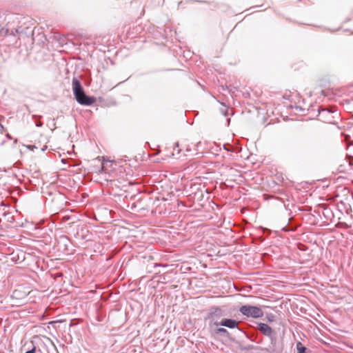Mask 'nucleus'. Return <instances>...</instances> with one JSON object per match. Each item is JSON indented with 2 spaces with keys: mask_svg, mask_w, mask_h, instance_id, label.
Wrapping results in <instances>:
<instances>
[{
  "mask_svg": "<svg viewBox=\"0 0 353 353\" xmlns=\"http://www.w3.org/2000/svg\"><path fill=\"white\" fill-rule=\"evenodd\" d=\"M213 324L216 325H221L229 328H234L237 327L238 322L230 319H223L220 323L213 322Z\"/></svg>",
  "mask_w": 353,
  "mask_h": 353,
  "instance_id": "obj_5",
  "label": "nucleus"
},
{
  "mask_svg": "<svg viewBox=\"0 0 353 353\" xmlns=\"http://www.w3.org/2000/svg\"><path fill=\"white\" fill-rule=\"evenodd\" d=\"M239 312L243 315L252 318H259L263 315V312L261 307L249 305H242L239 308Z\"/></svg>",
  "mask_w": 353,
  "mask_h": 353,
  "instance_id": "obj_2",
  "label": "nucleus"
},
{
  "mask_svg": "<svg viewBox=\"0 0 353 353\" xmlns=\"http://www.w3.org/2000/svg\"><path fill=\"white\" fill-rule=\"evenodd\" d=\"M72 90L74 98L81 105H91L95 102V99L85 94L80 81L77 78L72 79Z\"/></svg>",
  "mask_w": 353,
  "mask_h": 353,
  "instance_id": "obj_1",
  "label": "nucleus"
},
{
  "mask_svg": "<svg viewBox=\"0 0 353 353\" xmlns=\"http://www.w3.org/2000/svg\"><path fill=\"white\" fill-rule=\"evenodd\" d=\"M257 329L262 333L263 335L268 336L270 338H272L274 335V332L268 325L260 323L257 325Z\"/></svg>",
  "mask_w": 353,
  "mask_h": 353,
  "instance_id": "obj_3",
  "label": "nucleus"
},
{
  "mask_svg": "<svg viewBox=\"0 0 353 353\" xmlns=\"http://www.w3.org/2000/svg\"><path fill=\"white\" fill-rule=\"evenodd\" d=\"M18 30L17 28H10L9 23L0 28V36L2 37H6L8 35L16 36Z\"/></svg>",
  "mask_w": 353,
  "mask_h": 353,
  "instance_id": "obj_4",
  "label": "nucleus"
},
{
  "mask_svg": "<svg viewBox=\"0 0 353 353\" xmlns=\"http://www.w3.org/2000/svg\"><path fill=\"white\" fill-rule=\"evenodd\" d=\"M213 316H214V314L212 313H210L209 315H208V319H211V323L213 322Z\"/></svg>",
  "mask_w": 353,
  "mask_h": 353,
  "instance_id": "obj_9",
  "label": "nucleus"
},
{
  "mask_svg": "<svg viewBox=\"0 0 353 353\" xmlns=\"http://www.w3.org/2000/svg\"><path fill=\"white\" fill-rule=\"evenodd\" d=\"M266 317L269 322H272L274 321V315L272 314H268Z\"/></svg>",
  "mask_w": 353,
  "mask_h": 353,
  "instance_id": "obj_7",
  "label": "nucleus"
},
{
  "mask_svg": "<svg viewBox=\"0 0 353 353\" xmlns=\"http://www.w3.org/2000/svg\"><path fill=\"white\" fill-rule=\"evenodd\" d=\"M296 350L298 353H305L307 349L301 342H298L296 343Z\"/></svg>",
  "mask_w": 353,
  "mask_h": 353,
  "instance_id": "obj_6",
  "label": "nucleus"
},
{
  "mask_svg": "<svg viewBox=\"0 0 353 353\" xmlns=\"http://www.w3.org/2000/svg\"><path fill=\"white\" fill-rule=\"evenodd\" d=\"M216 332L221 333V334H226V333H228V331L226 329L221 327V328L217 329Z\"/></svg>",
  "mask_w": 353,
  "mask_h": 353,
  "instance_id": "obj_8",
  "label": "nucleus"
},
{
  "mask_svg": "<svg viewBox=\"0 0 353 353\" xmlns=\"http://www.w3.org/2000/svg\"><path fill=\"white\" fill-rule=\"evenodd\" d=\"M6 137H7L8 139H12V137H11V136H10L9 134H6Z\"/></svg>",
  "mask_w": 353,
  "mask_h": 353,
  "instance_id": "obj_12",
  "label": "nucleus"
},
{
  "mask_svg": "<svg viewBox=\"0 0 353 353\" xmlns=\"http://www.w3.org/2000/svg\"><path fill=\"white\" fill-rule=\"evenodd\" d=\"M35 351H36V348H35V347H34L32 350L26 352V353H34Z\"/></svg>",
  "mask_w": 353,
  "mask_h": 353,
  "instance_id": "obj_10",
  "label": "nucleus"
},
{
  "mask_svg": "<svg viewBox=\"0 0 353 353\" xmlns=\"http://www.w3.org/2000/svg\"><path fill=\"white\" fill-rule=\"evenodd\" d=\"M28 148L31 150H33V148H36L34 145H28Z\"/></svg>",
  "mask_w": 353,
  "mask_h": 353,
  "instance_id": "obj_11",
  "label": "nucleus"
}]
</instances>
